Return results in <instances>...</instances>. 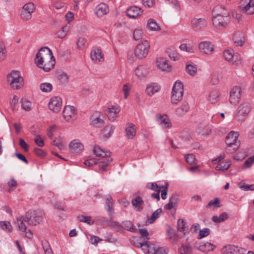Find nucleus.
Wrapping results in <instances>:
<instances>
[{"label": "nucleus", "instance_id": "obj_1", "mask_svg": "<svg viewBox=\"0 0 254 254\" xmlns=\"http://www.w3.org/2000/svg\"><path fill=\"white\" fill-rule=\"evenodd\" d=\"M35 63L44 71L48 72L51 70L55 64L52 51L47 47L41 48L36 55Z\"/></svg>", "mask_w": 254, "mask_h": 254}, {"label": "nucleus", "instance_id": "obj_2", "mask_svg": "<svg viewBox=\"0 0 254 254\" xmlns=\"http://www.w3.org/2000/svg\"><path fill=\"white\" fill-rule=\"evenodd\" d=\"M94 154L100 158L98 161L100 165L99 168L103 171H106V167L109 165L112 161V159L110 156V152L105 151L99 146H95L93 149Z\"/></svg>", "mask_w": 254, "mask_h": 254}, {"label": "nucleus", "instance_id": "obj_3", "mask_svg": "<svg viewBox=\"0 0 254 254\" xmlns=\"http://www.w3.org/2000/svg\"><path fill=\"white\" fill-rule=\"evenodd\" d=\"M44 213L40 210H30L28 211L25 215L24 221L29 225L36 226L39 224L42 220Z\"/></svg>", "mask_w": 254, "mask_h": 254}, {"label": "nucleus", "instance_id": "obj_4", "mask_svg": "<svg viewBox=\"0 0 254 254\" xmlns=\"http://www.w3.org/2000/svg\"><path fill=\"white\" fill-rule=\"evenodd\" d=\"M7 80L13 89H19L23 86V78L18 71L13 70L8 74Z\"/></svg>", "mask_w": 254, "mask_h": 254}, {"label": "nucleus", "instance_id": "obj_5", "mask_svg": "<svg viewBox=\"0 0 254 254\" xmlns=\"http://www.w3.org/2000/svg\"><path fill=\"white\" fill-rule=\"evenodd\" d=\"M184 94V86L180 81L175 82L172 91L171 102L173 104H177L183 99Z\"/></svg>", "mask_w": 254, "mask_h": 254}, {"label": "nucleus", "instance_id": "obj_6", "mask_svg": "<svg viewBox=\"0 0 254 254\" xmlns=\"http://www.w3.org/2000/svg\"><path fill=\"white\" fill-rule=\"evenodd\" d=\"M150 45L147 40H144L139 43L134 50V55L139 59L145 58L148 55Z\"/></svg>", "mask_w": 254, "mask_h": 254}, {"label": "nucleus", "instance_id": "obj_7", "mask_svg": "<svg viewBox=\"0 0 254 254\" xmlns=\"http://www.w3.org/2000/svg\"><path fill=\"white\" fill-rule=\"evenodd\" d=\"M212 21L214 26L217 29H226L230 21V16L212 17Z\"/></svg>", "mask_w": 254, "mask_h": 254}, {"label": "nucleus", "instance_id": "obj_8", "mask_svg": "<svg viewBox=\"0 0 254 254\" xmlns=\"http://www.w3.org/2000/svg\"><path fill=\"white\" fill-rule=\"evenodd\" d=\"M238 7L241 11L248 15L254 13V2L253 0H241Z\"/></svg>", "mask_w": 254, "mask_h": 254}, {"label": "nucleus", "instance_id": "obj_9", "mask_svg": "<svg viewBox=\"0 0 254 254\" xmlns=\"http://www.w3.org/2000/svg\"><path fill=\"white\" fill-rule=\"evenodd\" d=\"M35 9L34 3L29 2L23 5L21 11V18L25 21H29L31 19L32 13Z\"/></svg>", "mask_w": 254, "mask_h": 254}, {"label": "nucleus", "instance_id": "obj_10", "mask_svg": "<svg viewBox=\"0 0 254 254\" xmlns=\"http://www.w3.org/2000/svg\"><path fill=\"white\" fill-rule=\"evenodd\" d=\"M239 134L237 132L231 131L226 138V143L229 147L234 146L233 150H236L239 145L240 142L238 141Z\"/></svg>", "mask_w": 254, "mask_h": 254}, {"label": "nucleus", "instance_id": "obj_11", "mask_svg": "<svg viewBox=\"0 0 254 254\" xmlns=\"http://www.w3.org/2000/svg\"><path fill=\"white\" fill-rule=\"evenodd\" d=\"M63 117L67 122H72L76 118V111L73 106L70 105L64 107L63 112Z\"/></svg>", "mask_w": 254, "mask_h": 254}, {"label": "nucleus", "instance_id": "obj_12", "mask_svg": "<svg viewBox=\"0 0 254 254\" xmlns=\"http://www.w3.org/2000/svg\"><path fill=\"white\" fill-rule=\"evenodd\" d=\"M251 111V107L248 102H244L241 104L238 108V111L237 115L238 120L240 121H244L246 117L250 113Z\"/></svg>", "mask_w": 254, "mask_h": 254}, {"label": "nucleus", "instance_id": "obj_13", "mask_svg": "<svg viewBox=\"0 0 254 254\" xmlns=\"http://www.w3.org/2000/svg\"><path fill=\"white\" fill-rule=\"evenodd\" d=\"M191 25L196 31L203 30L207 26V22L205 18H193L191 20Z\"/></svg>", "mask_w": 254, "mask_h": 254}, {"label": "nucleus", "instance_id": "obj_14", "mask_svg": "<svg viewBox=\"0 0 254 254\" xmlns=\"http://www.w3.org/2000/svg\"><path fill=\"white\" fill-rule=\"evenodd\" d=\"M49 108L53 112L57 113L62 108V101L60 97L58 96L53 97L49 102Z\"/></svg>", "mask_w": 254, "mask_h": 254}, {"label": "nucleus", "instance_id": "obj_15", "mask_svg": "<svg viewBox=\"0 0 254 254\" xmlns=\"http://www.w3.org/2000/svg\"><path fill=\"white\" fill-rule=\"evenodd\" d=\"M241 99V88L238 86H234L230 93V103L234 106L237 105Z\"/></svg>", "mask_w": 254, "mask_h": 254}, {"label": "nucleus", "instance_id": "obj_16", "mask_svg": "<svg viewBox=\"0 0 254 254\" xmlns=\"http://www.w3.org/2000/svg\"><path fill=\"white\" fill-rule=\"evenodd\" d=\"M120 110V108L118 106L111 105L105 111V114L110 120L114 121L118 117Z\"/></svg>", "mask_w": 254, "mask_h": 254}, {"label": "nucleus", "instance_id": "obj_17", "mask_svg": "<svg viewBox=\"0 0 254 254\" xmlns=\"http://www.w3.org/2000/svg\"><path fill=\"white\" fill-rule=\"evenodd\" d=\"M199 49L201 53L210 55L214 51V46L209 41H203L199 44Z\"/></svg>", "mask_w": 254, "mask_h": 254}, {"label": "nucleus", "instance_id": "obj_18", "mask_svg": "<svg viewBox=\"0 0 254 254\" xmlns=\"http://www.w3.org/2000/svg\"><path fill=\"white\" fill-rule=\"evenodd\" d=\"M212 17L230 16L227 8L222 5H217L213 9Z\"/></svg>", "mask_w": 254, "mask_h": 254}, {"label": "nucleus", "instance_id": "obj_19", "mask_svg": "<svg viewBox=\"0 0 254 254\" xmlns=\"http://www.w3.org/2000/svg\"><path fill=\"white\" fill-rule=\"evenodd\" d=\"M69 146L70 151L73 153H78L84 149V146L82 143L77 140L71 141Z\"/></svg>", "mask_w": 254, "mask_h": 254}, {"label": "nucleus", "instance_id": "obj_20", "mask_svg": "<svg viewBox=\"0 0 254 254\" xmlns=\"http://www.w3.org/2000/svg\"><path fill=\"white\" fill-rule=\"evenodd\" d=\"M148 68L145 65H139L134 70V73L138 79H142L146 77Z\"/></svg>", "mask_w": 254, "mask_h": 254}, {"label": "nucleus", "instance_id": "obj_21", "mask_svg": "<svg viewBox=\"0 0 254 254\" xmlns=\"http://www.w3.org/2000/svg\"><path fill=\"white\" fill-rule=\"evenodd\" d=\"M143 10L141 8L133 6L127 9V15L130 18H136L140 15Z\"/></svg>", "mask_w": 254, "mask_h": 254}, {"label": "nucleus", "instance_id": "obj_22", "mask_svg": "<svg viewBox=\"0 0 254 254\" xmlns=\"http://www.w3.org/2000/svg\"><path fill=\"white\" fill-rule=\"evenodd\" d=\"M156 117L158 124L161 126L162 127L166 128L169 127L171 126L170 120L167 115H157Z\"/></svg>", "mask_w": 254, "mask_h": 254}, {"label": "nucleus", "instance_id": "obj_23", "mask_svg": "<svg viewBox=\"0 0 254 254\" xmlns=\"http://www.w3.org/2000/svg\"><path fill=\"white\" fill-rule=\"evenodd\" d=\"M109 11L108 5L104 3L99 4L95 8V13L98 17L106 14Z\"/></svg>", "mask_w": 254, "mask_h": 254}, {"label": "nucleus", "instance_id": "obj_24", "mask_svg": "<svg viewBox=\"0 0 254 254\" xmlns=\"http://www.w3.org/2000/svg\"><path fill=\"white\" fill-rule=\"evenodd\" d=\"M131 204L136 211L140 212L143 209L144 201L140 196H136L131 200Z\"/></svg>", "mask_w": 254, "mask_h": 254}, {"label": "nucleus", "instance_id": "obj_25", "mask_svg": "<svg viewBox=\"0 0 254 254\" xmlns=\"http://www.w3.org/2000/svg\"><path fill=\"white\" fill-rule=\"evenodd\" d=\"M156 64L157 67L163 71H169L170 70V65L168 61L163 58H158L156 60Z\"/></svg>", "mask_w": 254, "mask_h": 254}, {"label": "nucleus", "instance_id": "obj_26", "mask_svg": "<svg viewBox=\"0 0 254 254\" xmlns=\"http://www.w3.org/2000/svg\"><path fill=\"white\" fill-rule=\"evenodd\" d=\"M222 252L224 254H239L240 253V249L234 245H227L225 246Z\"/></svg>", "mask_w": 254, "mask_h": 254}, {"label": "nucleus", "instance_id": "obj_27", "mask_svg": "<svg viewBox=\"0 0 254 254\" xmlns=\"http://www.w3.org/2000/svg\"><path fill=\"white\" fill-rule=\"evenodd\" d=\"M126 136L128 139H132L136 134V130L134 125L132 123L127 124L126 128Z\"/></svg>", "mask_w": 254, "mask_h": 254}, {"label": "nucleus", "instance_id": "obj_28", "mask_svg": "<svg viewBox=\"0 0 254 254\" xmlns=\"http://www.w3.org/2000/svg\"><path fill=\"white\" fill-rule=\"evenodd\" d=\"M160 87L157 83H152L146 86L145 92L150 96H152L154 93L158 92Z\"/></svg>", "mask_w": 254, "mask_h": 254}, {"label": "nucleus", "instance_id": "obj_29", "mask_svg": "<svg viewBox=\"0 0 254 254\" xmlns=\"http://www.w3.org/2000/svg\"><path fill=\"white\" fill-rule=\"evenodd\" d=\"M233 41L237 46H242L245 43V37L243 33L238 32L233 37Z\"/></svg>", "mask_w": 254, "mask_h": 254}, {"label": "nucleus", "instance_id": "obj_30", "mask_svg": "<svg viewBox=\"0 0 254 254\" xmlns=\"http://www.w3.org/2000/svg\"><path fill=\"white\" fill-rule=\"evenodd\" d=\"M215 248V246L209 242L201 243L199 247L198 250L204 253H208L212 251Z\"/></svg>", "mask_w": 254, "mask_h": 254}, {"label": "nucleus", "instance_id": "obj_31", "mask_svg": "<svg viewBox=\"0 0 254 254\" xmlns=\"http://www.w3.org/2000/svg\"><path fill=\"white\" fill-rule=\"evenodd\" d=\"M91 58L94 62H101L103 60L101 51L99 49H94L91 52Z\"/></svg>", "mask_w": 254, "mask_h": 254}, {"label": "nucleus", "instance_id": "obj_32", "mask_svg": "<svg viewBox=\"0 0 254 254\" xmlns=\"http://www.w3.org/2000/svg\"><path fill=\"white\" fill-rule=\"evenodd\" d=\"M105 124L104 120L100 117H95L94 116L91 118V125L96 127H100Z\"/></svg>", "mask_w": 254, "mask_h": 254}, {"label": "nucleus", "instance_id": "obj_33", "mask_svg": "<svg viewBox=\"0 0 254 254\" xmlns=\"http://www.w3.org/2000/svg\"><path fill=\"white\" fill-rule=\"evenodd\" d=\"M114 129L115 127L114 126L112 125L106 126L102 131L103 137L105 138H109L111 136Z\"/></svg>", "mask_w": 254, "mask_h": 254}, {"label": "nucleus", "instance_id": "obj_34", "mask_svg": "<svg viewBox=\"0 0 254 254\" xmlns=\"http://www.w3.org/2000/svg\"><path fill=\"white\" fill-rule=\"evenodd\" d=\"M179 252L180 254H191L192 249L189 243L183 244L179 248Z\"/></svg>", "mask_w": 254, "mask_h": 254}, {"label": "nucleus", "instance_id": "obj_35", "mask_svg": "<svg viewBox=\"0 0 254 254\" xmlns=\"http://www.w3.org/2000/svg\"><path fill=\"white\" fill-rule=\"evenodd\" d=\"M106 210L108 212L109 215L110 216H112L113 215V201L111 195H108L106 197Z\"/></svg>", "mask_w": 254, "mask_h": 254}, {"label": "nucleus", "instance_id": "obj_36", "mask_svg": "<svg viewBox=\"0 0 254 254\" xmlns=\"http://www.w3.org/2000/svg\"><path fill=\"white\" fill-rule=\"evenodd\" d=\"M231 166V163L229 160L227 161H222L218 164L216 167L215 169L218 171H224L228 170Z\"/></svg>", "mask_w": 254, "mask_h": 254}, {"label": "nucleus", "instance_id": "obj_37", "mask_svg": "<svg viewBox=\"0 0 254 254\" xmlns=\"http://www.w3.org/2000/svg\"><path fill=\"white\" fill-rule=\"evenodd\" d=\"M219 99V93L217 90H214L211 91L209 95V101L211 103H215Z\"/></svg>", "mask_w": 254, "mask_h": 254}, {"label": "nucleus", "instance_id": "obj_38", "mask_svg": "<svg viewBox=\"0 0 254 254\" xmlns=\"http://www.w3.org/2000/svg\"><path fill=\"white\" fill-rule=\"evenodd\" d=\"M228 218V215L226 212L222 213L219 217L213 216L212 220L215 223H221Z\"/></svg>", "mask_w": 254, "mask_h": 254}, {"label": "nucleus", "instance_id": "obj_39", "mask_svg": "<svg viewBox=\"0 0 254 254\" xmlns=\"http://www.w3.org/2000/svg\"><path fill=\"white\" fill-rule=\"evenodd\" d=\"M147 28L151 31H159L160 29V27L157 24L156 21L152 19H149L148 20L147 24Z\"/></svg>", "mask_w": 254, "mask_h": 254}, {"label": "nucleus", "instance_id": "obj_40", "mask_svg": "<svg viewBox=\"0 0 254 254\" xmlns=\"http://www.w3.org/2000/svg\"><path fill=\"white\" fill-rule=\"evenodd\" d=\"M39 88L42 92L48 93L52 91L53 89V86L50 83L44 82L40 84Z\"/></svg>", "mask_w": 254, "mask_h": 254}, {"label": "nucleus", "instance_id": "obj_41", "mask_svg": "<svg viewBox=\"0 0 254 254\" xmlns=\"http://www.w3.org/2000/svg\"><path fill=\"white\" fill-rule=\"evenodd\" d=\"M222 79V73L221 72L214 73L212 75L211 83L213 85H216Z\"/></svg>", "mask_w": 254, "mask_h": 254}, {"label": "nucleus", "instance_id": "obj_42", "mask_svg": "<svg viewBox=\"0 0 254 254\" xmlns=\"http://www.w3.org/2000/svg\"><path fill=\"white\" fill-rule=\"evenodd\" d=\"M16 220L19 230L22 232H26L27 230L26 226L23 222L24 221V218L22 216L17 218Z\"/></svg>", "mask_w": 254, "mask_h": 254}, {"label": "nucleus", "instance_id": "obj_43", "mask_svg": "<svg viewBox=\"0 0 254 254\" xmlns=\"http://www.w3.org/2000/svg\"><path fill=\"white\" fill-rule=\"evenodd\" d=\"M78 219L80 222L87 223L90 225H93L94 223L90 216L81 215L78 217Z\"/></svg>", "mask_w": 254, "mask_h": 254}, {"label": "nucleus", "instance_id": "obj_44", "mask_svg": "<svg viewBox=\"0 0 254 254\" xmlns=\"http://www.w3.org/2000/svg\"><path fill=\"white\" fill-rule=\"evenodd\" d=\"M69 29V25L67 24L64 26L62 30L58 32V37L60 38H64L67 34Z\"/></svg>", "mask_w": 254, "mask_h": 254}, {"label": "nucleus", "instance_id": "obj_45", "mask_svg": "<svg viewBox=\"0 0 254 254\" xmlns=\"http://www.w3.org/2000/svg\"><path fill=\"white\" fill-rule=\"evenodd\" d=\"M0 227L6 232H10L12 230V227L10 223L8 221H0Z\"/></svg>", "mask_w": 254, "mask_h": 254}, {"label": "nucleus", "instance_id": "obj_46", "mask_svg": "<svg viewBox=\"0 0 254 254\" xmlns=\"http://www.w3.org/2000/svg\"><path fill=\"white\" fill-rule=\"evenodd\" d=\"M162 213L161 208H159L155 211L151 215L150 218L149 219V222L150 223H153L160 216Z\"/></svg>", "mask_w": 254, "mask_h": 254}, {"label": "nucleus", "instance_id": "obj_47", "mask_svg": "<svg viewBox=\"0 0 254 254\" xmlns=\"http://www.w3.org/2000/svg\"><path fill=\"white\" fill-rule=\"evenodd\" d=\"M178 230L180 232L187 231L188 230L186 223L184 219H179L178 220Z\"/></svg>", "mask_w": 254, "mask_h": 254}, {"label": "nucleus", "instance_id": "obj_48", "mask_svg": "<svg viewBox=\"0 0 254 254\" xmlns=\"http://www.w3.org/2000/svg\"><path fill=\"white\" fill-rule=\"evenodd\" d=\"M233 54V52L229 50H225L223 52V56L225 59L230 63H231Z\"/></svg>", "mask_w": 254, "mask_h": 254}, {"label": "nucleus", "instance_id": "obj_49", "mask_svg": "<svg viewBox=\"0 0 254 254\" xmlns=\"http://www.w3.org/2000/svg\"><path fill=\"white\" fill-rule=\"evenodd\" d=\"M180 49L189 53H193L194 51L193 46L190 44H182L180 46Z\"/></svg>", "mask_w": 254, "mask_h": 254}, {"label": "nucleus", "instance_id": "obj_50", "mask_svg": "<svg viewBox=\"0 0 254 254\" xmlns=\"http://www.w3.org/2000/svg\"><path fill=\"white\" fill-rule=\"evenodd\" d=\"M123 229H125L130 231H133V225L130 221H125L122 222Z\"/></svg>", "mask_w": 254, "mask_h": 254}, {"label": "nucleus", "instance_id": "obj_51", "mask_svg": "<svg viewBox=\"0 0 254 254\" xmlns=\"http://www.w3.org/2000/svg\"><path fill=\"white\" fill-rule=\"evenodd\" d=\"M186 69L189 74L193 75L196 72L197 68L195 64H188L186 65Z\"/></svg>", "mask_w": 254, "mask_h": 254}, {"label": "nucleus", "instance_id": "obj_52", "mask_svg": "<svg viewBox=\"0 0 254 254\" xmlns=\"http://www.w3.org/2000/svg\"><path fill=\"white\" fill-rule=\"evenodd\" d=\"M108 225L111 227L115 229L118 231H121L123 230V227L121 224H120L119 223L113 221H110L109 222Z\"/></svg>", "mask_w": 254, "mask_h": 254}, {"label": "nucleus", "instance_id": "obj_53", "mask_svg": "<svg viewBox=\"0 0 254 254\" xmlns=\"http://www.w3.org/2000/svg\"><path fill=\"white\" fill-rule=\"evenodd\" d=\"M58 78L59 79L62 83L67 82L68 80L69 76L65 72H59L58 73Z\"/></svg>", "mask_w": 254, "mask_h": 254}, {"label": "nucleus", "instance_id": "obj_54", "mask_svg": "<svg viewBox=\"0 0 254 254\" xmlns=\"http://www.w3.org/2000/svg\"><path fill=\"white\" fill-rule=\"evenodd\" d=\"M6 57L5 46L2 42L0 41V62L3 61Z\"/></svg>", "mask_w": 254, "mask_h": 254}, {"label": "nucleus", "instance_id": "obj_55", "mask_svg": "<svg viewBox=\"0 0 254 254\" xmlns=\"http://www.w3.org/2000/svg\"><path fill=\"white\" fill-rule=\"evenodd\" d=\"M210 230L209 228H203V229L200 230L199 235L198 236V238L199 239H201L203 238H204L208 236L210 234Z\"/></svg>", "mask_w": 254, "mask_h": 254}, {"label": "nucleus", "instance_id": "obj_56", "mask_svg": "<svg viewBox=\"0 0 254 254\" xmlns=\"http://www.w3.org/2000/svg\"><path fill=\"white\" fill-rule=\"evenodd\" d=\"M143 32L142 30L137 29L134 30L133 33V38L134 40H137L142 38L143 36Z\"/></svg>", "mask_w": 254, "mask_h": 254}, {"label": "nucleus", "instance_id": "obj_57", "mask_svg": "<svg viewBox=\"0 0 254 254\" xmlns=\"http://www.w3.org/2000/svg\"><path fill=\"white\" fill-rule=\"evenodd\" d=\"M21 106L23 109L29 111L31 109V103L26 100H23Z\"/></svg>", "mask_w": 254, "mask_h": 254}, {"label": "nucleus", "instance_id": "obj_58", "mask_svg": "<svg viewBox=\"0 0 254 254\" xmlns=\"http://www.w3.org/2000/svg\"><path fill=\"white\" fill-rule=\"evenodd\" d=\"M148 188L154 191L160 192L161 191V189H162V188H164V186L158 185L156 183H153L151 184Z\"/></svg>", "mask_w": 254, "mask_h": 254}, {"label": "nucleus", "instance_id": "obj_59", "mask_svg": "<svg viewBox=\"0 0 254 254\" xmlns=\"http://www.w3.org/2000/svg\"><path fill=\"white\" fill-rule=\"evenodd\" d=\"M231 62L232 64H239L241 63V58L239 54L234 53Z\"/></svg>", "mask_w": 254, "mask_h": 254}, {"label": "nucleus", "instance_id": "obj_60", "mask_svg": "<svg viewBox=\"0 0 254 254\" xmlns=\"http://www.w3.org/2000/svg\"><path fill=\"white\" fill-rule=\"evenodd\" d=\"M186 160L190 165L195 163V158L192 154H189L185 155Z\"/></svg>", "mask_w": 254, "mask_h": 254}, {"label": "nucleus", "instance_id": "obj_61", "mask_svg": "<svg viewBox=\"0 0 254 254\" xmlns=\"http://www.w3.org/2000/svg\"><path fill=\"white\" fill-rule=\"evenodd\" d=\"M240 188L245 191L254 190V185H248L245 183L240 185Z\"/></svg>", "mask_w": 254, "mask_h": 254}, {"label": "nucleus", "instance_id": "obj_62", "mask_svg": "<svg viewBox=\"0 0 254 254\" xmlns=\"http://www.w3.org/2000/svg\"><path fill=\"white\" fill-rule=\"evenodd\" d=\"M254 162V156H251L249 158L244 164L243 168H248L250 167Z\"/></svg>", "mask_w": 254, "mask_h": 254}, {"label": "nucleus", "instance_id": "obj_63", "mask_svg": "<svg viewBox=\"0 0 254 254\" xmlns=\"http://www.w3.org/2000/svg\"><path fill=\"white\" fill-rule=\"evenodd\" d=\"M168 56L171 59H172L174 61H177L179 59L177 54L175 51L169 49L167 51Z\"/></svg>", "mask_w": 254, "mask_h": 254}, {"label": "nucleus", "instance_id": "obj_64", "mask_svg": "<svg viewBox=\"0 0 254 254\" xmlns=\"http://www.w3.org/2000/svg\"><path fill=\"white\" fill-rule=\"evenodd\" d=\"M18 102V97L16 95H14L12 100L10 101V108L13 111L14 110L15 107L17 105Z\"/></svg>", "mask_w": 254, "mask_h": 254}]
</instances>
